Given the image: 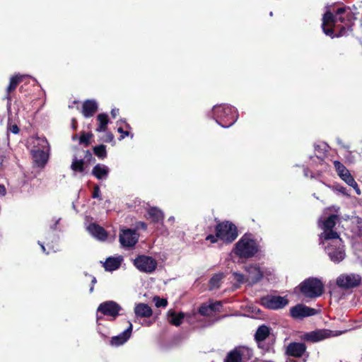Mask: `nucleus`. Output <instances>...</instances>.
Listing matches in <instances>:
<instances>
[{"label":"nucleus","mask_w":362,"mask_h":362,"mask_svg":"<svg viewBox=\"0 0 362 362\" xmlns=\"http://www.w3.org/2000/svg\"><path fill=\"white\" fill-rule=\"evenodd\" d=\"M335 16L330 11H327L322 18V28L325 35L334 37V30L331 28H326V25L335 26L337 21H340L344 24V26L341 28L339 34L337 37L341 36L345 34L346 27L350 28L351 27L353 21L355 19L353 12L349 7H340L338 8L335 12Z\"/></svg>","instance_id":"f257e3e1"},{"label":"nucleus","mask_w":362,"mask_h":362,"mask_svg":"<svg viewBox=\"0 0 362 362\" xmlns=\"http://www.w3.org/2000/svg\"><path fill=\"white\" fill-rule=\"evenodd\" d=\"M259 245L250 233L243 235L235 243L233 252L242 259H250L259 252Z\"/></svg>","instance_id":"f03ea898"},{"label":"nucleus","mask_w":362,"mask_h":362,"mask_svg":"<svg viewBox=\"0 0 362 362\" xmlns=\"http://www.w3.org/2000/svg\"><path fill=\"white\" fill-rule=\"evenodd\" d=\"M211 117L223 128L231 127L238 119L237 110L228 104L214 105L211 110Z\"/></svg>","instance_id":"7ed1b4c3"},{"label":"nucleus","mask_w":362,"mask_h":362,"mask_svg":"<svg viewBox=\"0 0 362 362\" xmlns=\"http://www.w3.org/2000/svg\"><path fill=\"white\" fill-rule=\"evenodd\" d=\"M320 244L322 245L325 252L332 262L339 263L345 258L344 245L340 237L335 236L330 240H321Z\"/></svg>","instance_id":"20e7f679"},{"label":"nucleus","mask_w":362,"mask_h":362,"mask_svg":"<svg viewBox=\"0 0 362 362\" xmlns=\"http://www.w3.org/2000/svg\"><path fill=\"white\" fill-rule=\"evenodd\" d=\"M33 148L31 150L35 163L39 167H44L49 158V146L44 137L33 139Z\"/></svg>","instance_id":"39448f33"},{"label":"nucleus","mask_w":362,"mask_h":362,"mask_svg":"<svg viewBox=\"0 0 362 362\" xmlns=\"http://www.w3.org/2000/svg\"><path fill=\"white\" fill-rule=\"evenodd\" d=\"M339 217L336 214L326 216L324 214L318 221L319 227L323 230L320 235V241L330 240L332 238L339 237V234L333 230Z\"/></svg>","instance_id":"423d86ee"},{"label":"nucleus","mask_w":362,"mask_h":362,"mask_svg":"<svg viewBox=\"0 0 362 362\" xmlns=\"http://www.w3.org/2000/svg\"><path fill=\"white\" fill-rule=\"evenodd\" d=\"M301 293L307 298H315L320 296L324 291V285L317 278H308L300 286Z\"/></svg>","instance_id":"0eeeda50"},{"label":"nucleus","mask_w":362,"mask_h":362,"mask_svg":"<svg viewBox=\"0 0 362 362\" xmlns=\"http://www.w3.org/2000/svg\"><path fill=\"white\" fill-rule=\"evenodd\" d=\"M216 232L218 239L226 243L233 242L238 236L236 226L229 221L218 223L216 226Z\"/></svg>","instance_id":"6e6552de"},{"label":"nucleus","mask_w":362,"mask_h":362,"mask_svg":"<svg viewBox=\"0 0 362 362\" xmlns=\"http://www.w3.org/2000/svg\"><path fill=\"white\" fill-rule=\"evenodd\" d=\"M361 276L355 273H344L336 279L337 286L344 290L356 288L360 285Z\"/></svg>","instance_id":"1a4fd4ad"},{"label":"nucleus","mask_w":362,"mask_h":362,"mask_svg":"<svg viewBox=\"0 0 362 362\" xmlns=\"http://www.w3.org/2000/svg\"><path fill=\"white\" fill-rule=\"evenodd\" d=\"M252 356V351L246 346H239L230 351L225 362H247Z\"/></svg>","instance_id":"9d476101"},{"label":"nucleus","mask_w":362,"mask_h":362,"mask_svg":"<svg viewBox=\"0 0 362 362\" xmlns=\"http://www.w3.org/2000/svg\"><path fill=\"white\" fill-rule=\"evenodd\" d=\"M260 303L264 308L271 310H279L288 304V300L286 296L267 295L261 298Z\"/></svg>","instance_id":"9b49d317"},{"label":"nucleus","mask_w":362,"mask_h":362,"mask_svg":"<svg viewBox=\"0 0 362 362\" xmlns=\"http://www.w3.org/2000/svg\"><path fill=\"white\" fill-rule=\"evenodd\" d=\"M342 332L337 331H332L329 329H316L310 332L305 333L303 339L305 341L310 342H318L324 339L340 335Z\"/></svg>","instance_id":"f8f14e48"},{"label":"nucleus","mask_w":362,"mask_h":362,"mask_svg":"<svg viewBox=\"0 0 362 362\" xmlns=\"http://www.w3.org/2000/svg\"><path fill=\"white\" fill-rule=\"evenodd\" d=\"M134 264L141 272L151 274L157 267V262L151 257L139 255L134 260Z\"/></svg>","instance_id":"ddd939ff"},{"label":"nucleus","mask_w":362,"mask_h":362,"mask_svg":"<svg viewBox=\"0 0 362 362\" xmlns=\"http://www.w3.org/2000/svg\"><path fill=\"white\" fill-rule=\"evenodd\" d=\"M121 310L122 308L118 303L112 300H107L100 303L97 311L104 315L110 316L112 317V319H115L119 315V313Z\"/></svg>","instance_id":"4468645a"},{"label":"nucleus","mask_w":362,"mask_h":362,"mask_svg":"<svg viewBox=\"0 0 362 362\" xmlns=\"http://www.w3.org/2000/svg\"><path fill=\"white\" fill-rule=\"evenodd\" d=\"M247 273V283L252 286L258 283L263 278V272L257 264H251L245 267Z\"/></svg>","instance_id":"2eb2a0df"},{"label":"nucleus","mask_w":362,"mask_h":362,"mask_svg":"<svg viewBox=\"0 0 362 362\" xmlns=\"http://www.w3.org/2000/svg\"><path fill=\"white\" fill-rule=\"evenodd\" d=\"M317 313L315 309L303 304H298L290 309V314L293 318L302 319L303 317L315 315Z\"/></svg>","instance_id":"dca6fc26"},{"label":"nucleus","mask_w":362,"mask_h":362,"mask_svg":"<svg viewBox=\"0 0 362 362\" xmlns=\"http://www.w3.org/2000/svg\"><path fill=\"white\" fill-rule=\"evenodd\" d=\"M137 241L138 235L132 229L124 230L119 235V242L123 247H133Z\"/></svg>","instance_id":"f3484780"},{"label":"nucleus","mask_w":362,"mask_h":362,"mask_svg":"<svg viewBox=\"0 0 362 362\" xmlns=\"http://www.w3.org/2000/svg\"><path fill=\"white\" fill-rule=\"evenodd\" d=\"M132 324L129 322V327L119 334L112 337L110 344L113 346H119L124 344L130 338L132 332Z\"/></svg>","instance_id":"a211bd4d"},{"label":"nucleus","mask_w":362,"mask_h":362,"mask_svg":"<svg viewBox=\"0 0 362 362\" xmlns=\"http://www.w3.org/2000/svg\"><path fill=\"white\" fill-rule=\"evenodd\" d=\"M334 166L339 177L347 185L354 179L349 170L341 162L334 161Z\"/></svg>","instance_id":"6ab92c4d"},{"label":"nucleus","mask_w":362,"mask_h":362,"mask_svg":"<svg viewBox=\"0 0 362 362\" xmlns=\"http://www.w3.org/2000/svg\"><path fill=\"white\" fill-rule=\"evenodd\" d=\"M306 350V346L303 343L293 342L288 345L286 348V354L294 356L301 357Z\"/></svg>","instance_id":"aec40b11"},{"label":"nucleus","mask_w":362,"mask_h":362,"mask_svg":"<svg viewBox=\"0 0 362 362\" xmlns=\"http://www.w3.org/2000/svg\"><path fill=\"white\" fill-rule=\"evenodd\" d=\"M89 233L98 240L104 241L107 239V234L105 230L95 223H91L87 227Z\"/></svg>","instance_id":"412c9836"},{"label":"nucleus","mask_w":362,"mask_h":362,"mask_svg":"<svg viewBox=\"0 0 362 362\" xmlns=\"http://www.w3.org/2000/svg\"><path fill=\"white\" fill-rule=\"evenodd\" d=\"M98 103L95 100H87L83 104L82 114L85 117H90L98 110Z\"/></svg>","instance_id":"4be33fe9"},{"label":"nucleus","mask_w":362,"mask_h":362,"mask_svg":"<svg viewBox=\"0 0 362 362\" xmlns=\"http://www.w3.org/2000/svg\"><path fill=\"white\" fill-rule=\"evenodd\" d=\"M110 173V168L104 164H97L92 170V174L98 180H106Z\"/></svg>","instance_id":"5701e85b"},{"label":"nucleus","mask_w":362,"mask_h":362,"mask_svg":"<svg viewBox=\"0 0 362 362\" xmlns=\"http://www.w3.org/2000/svg\"><path fill=\"white\" fill-rule=\"evenodd\" d=\"M134 313L136 317H149L152 315L151 308L146 303H138L134 308Z\"/></svg>","instance_id":"b1692460"},{"label":"nucleus","mask_w":362,"mask_h":362,"mask_svg":"<svg viewBox=\"0 0 362 362\" xmlns=\"http://www.w3.org/2000/svg\"><path fill=\"white\" fill-rule=\"evenodd\" d=\"M148 218L154 223L163 222L164 218L163 212L157 207H150L147 211Z\"/></svg>","instance_id":"393cba45"},{"label":"nucleus","mask_w":362,"mask_h":362,"mask_svg":"<svg viewBox=\"0 0 362 362\" xmlns=\"http://www.w3.org/2000/svg\"><path fill=\"white\" fill-rule=\"evenodd\" d=\"M270 330L269 328L266 325H262L258 327V329L256 331L255 337L259 345L260 343L264 341L269 335Z\"/></svg>","instance_id":"a878e982"},{"label":"nucleus","mask_w":362,"mask_h":362,"mask_svg":"<svg viewBox=\"0 0 362 362\" xmlns=\"http://www.w3.org/2000/svg\"><path fill=\"white\" fill-rule=\"evenodd\" d=\"M121 257H108L104 263V267L107 271H115L117 269L121 264Z\"/></svg>","instance_id":"bb28decb"},{"label":"nucleus","mask_w":362,"mask_h":362,"mask_svg":"<svg viewBox=\"0 0 362 362\" xmlns=\"http://www.w3.org/2000/svg\"><path fill=\"white\" fill-rule=\"evenodd\" d=\"M185 317L183 313L177 314L175 311L170 310L168 312V319L170 323L175 326H180L182 324Z\"/></svg>","instance_id":"cd10ccee"},{"label":"nucleus","mask_w":362,"mask_h":362,"mask_svg":"<svg viewBox=\"0 0 362 362\" xmlns=\"http://www.w3.org/2000/svg\"><path fill=\"white\" fill-rule=\"evenodd\" d=\"M97 121L98 125L96 131L98 132H104L106 131L109 122L108 116L107 114L101 113L97 116Z\"/></svg>","instance_id":"c85d7f7f"},{"label":"nucleus","mask_w":362,"mask_h":362,"mask_svg":"<svg viewBox=\"0 0 362 362\" xmlns=\"http://www.w3.org/2000/svg\"><path fill=\"white\" fill-rule=\"evenodd\" d=\"M84 164L83 159H78L74 157L71 165V169L74 172L83 173L85 170Z\"/></svg>","instance_id":"c756f323"},{"label":"nucleus","mask_w":362,"mask_h":362,"mask_svg":"<svg viewBox=\"0 0 362 362\" xmlns=\"http://www.w3.org/2000/svg\"><path fill=\"white\" fill-rule=\"evenodd\" d=\"M224 277L223 273L214 274L209 281L210 289L218 288L220 287L221 282Z\"/></svg>","instance_id":"7c9ffc66"},{"label":"nucleus","mask_w":362,"mask_h":362,"mask_svg":"<svg viewBox=\"0 0 362 362\" xmlns=\"http://www.w3.org/2000/svg\"><path fill=\"white\" fill-rule=\"evenodd\" d=\"M23 77H24V76L16 75L11 78L9 85L7 87L8 93L16 89L18 84L22 81Z\"/></svg>","instance_id":"2f4dec72"},{"label":"nucleus","mask_w":362,"mask_h":362,"mask_svg":"<svg viewBox=\"0 0 362 362\" xmlns=\"http://www.w3.org/2000/svg\"><path fill=\"white\" fill-rule=\"evenodd\" d=\"M211 309L210 304L204 303L200 306L199 313L203 316H210L213 315Z\"/></svg>","instance_id":"473e14b6"},{"label":"nucleus","mask_w":362,"mask_h":362,"mask_svg":"<svg viewBox=\"0 0 362 362\" xmlns=\"http://www.w3.org/2000/svg\"><path fill=\"white\" fill-rule=\"evenodd\" d=\"M94 153L100 158H104L106 157L107 153L105 146L104 145H99L95 146L93 149Z\"/></svg>","instance_id":"72a5a7b5"},{"label":"nucleus","mask_w":362,"mask_h":362,"mask_svg":"<svg viewBox=\"0 0 362 362\" xmlns=\"http://www.w3.org/2000/svg\"><path fill=\"white\" fill-rule=\"evenodd\" d=\"M117 132L121 134L120 137L119 138V140L121 141L124 139L126 136H130L131 139H133L134 134H131L129 131L128 130H124L123 127L122 126H119L117 128Z\"/></svg>","instance_id":"f704fd0d"},{"label":"nucleus","mask_w":362,"mask_h":362,"mask_svg":"<svg viewBox=\"0 0 362 362\" xmlns=\"http://www.w3.org/2000/svg\"><path fill=\"white\" fill-rule=\"evenodd\" d=\"M153 302L157 308L165 307L167 306L168 301L165 298H160L158 296H155L153 298Z\"/></svg>","instance_id":"c9c22d12"},{"label":"nucleus","mask_w":362,"mask_h":362,"mask_svg":"<svg viewBox=\"0 0 362 362\" xmlns=\"http://www.w3.org/2000/svg\"><path fill=\"white\" fill-rule=\"evenodd\" d=\"M233 275L234 276V279L238 284L247 283V277H245V276L243 274L238 272H233Z\"/></svg>","instance_id":"e433bc0d"},{"label":"nucleus","mask_w":362,"mask_h":362,"mask_svg":"<svg viewBox=\"0 0 362 362\" xmlns=\"http://www.w3.org/2000/svg\"><path fill=\"white\" fill-rule=\"evenodd\" d=\"M91 136L92 135L90 134L83 133L79 138L80 144H84L85 145L88 146L89 144V140Z\"/></svg>","instance_id":"4c0bfd02"},{"label":"nucleus","mask_w":362,"mask_h":362,"mask_svg":"<svg viewBox=\"0 0 362 362\" xmlns=\"http://www.w3.org/2000/svg\"><path fill=\"white\" fill-rule=\"evenodd\" d=\"M346 161L349 163H354L356 161V153L353 151H348L345 155Z\"/></svg>","instance_id":"58836bf2"},{"label":"nucleus","mask_w":362,"mask_h":362,"mask_svg":"<svg viewBox=\"0 0 362 362\" xmlns=\"http://www.w3.org/2000/svg\"><path fill=\"white\" fill-rule=\"evenodd\" d=\"M38 243H39V245H40V247H41V248H42V252H43L44 253H45V254H47H47H49V253L50 252V251L54 252H56L57 250H59V248H58V247L54 248V246H49V243H47V246L49 247V251H48V252H47V251H46V248H45V245H44L43 244H41L40 242H39Z\"/></svg>","instance_id":"ea45409f"},{"label":"nucleus","mask_w":362,"mask_h":362,"mask_svg":"<svg viewBox=\"0 0 362 362\" xmlns=\"http://www.w3.org/2000/svg\"><path fill=\"white\" fill-rule=\"evenodd\" d=\"M210 305L212 308L211 311H212L213 314L216 312H219L220 309L222 306L221 302H219V301H216L215 303H210Z\"/></svg>","instance_id":"a19ab883"},{"label":"nucleus","mask_w":362,"mask_h":362,"mask_svg":"<svg viewBox=\"0 0 362 362\" xmlns=\"http://www.w3.org/2000/svg\"><path fill=\"white\" fill-rule=\"evenodd\" d=\"M348 185H349L350 187H352L358 195H360L361 194V192L358 187V185L354 179L351 182H350L348 184Z\"/></svg>","instance_id":"79ce46f5"},{"label":"nucleus","mask_w":362,"mask_h":362,"mask_svg":"<svg viewBox=\"0 0 362 362\" xmlns=\"http://www.w3.org/2000/svg\"><path fill=\"white\" fill-rule=\"evenodd\" d=\"M348 185H349L350 187H352L358 195H360L361 194V192L358 187V185L354 179L351 182H350L348 184Z\"/></svg>","instance_id":"37998d69"},{"label":"nucleus","mask_w":362,"mask_h":362,"mask_svg":"<svg viewBox=\"0 0 362 362\" xmlns=\"http://www.w3.org/2000/svg\"><path fill=\"white\" fill-rule=\"evenodd\" d=\"M113 140H114V136L110 132L107 133L105 134V137L103 138V141L105 142H111V141H113Z\"/></svg>","instance_id":"c03bdc74"},{"label":"nucleus","mask_w":362,"mask_h":362,"mask_svg":"<svg viewBox=\"0 0 362 362\" xmlns=\"http://www.w3.org/2000/svg\"><path fill=\"white\" fill-rule=\"evenodd\" d=\"M337 191L344 194V196L349 197L350 194L348 193V191L344 187H338L337 188Z\"/></svg>","instance_id":"a18cd8bd"},{"label":"nucleus","mask_w":362,"mask_h":362,"mask_svg":"<svg viewBox=\"0 0 362 362\" xmlns=\"http://www.w3.org/2000/svg\"><path fill=\"white\" fill-rule=\"evenodd\" d=\"M100 194V188L98 185L95 186L93 193V198H99Z\"/></svg>","instance_id":"49530a36"},{"label":"nucleus","mask_w":362,"mask_h":362,"mask_svg":"<svg viewBox=\"0 0 362 362\" xmlns=\"http://www.w3.org/2000/svg\"><path fill=\"white\" fill-rule=\"evenodd\" d=\"M217 238H218L216 235H209L206 236V240H209L211 243H215L217 241Z\"/></svg>","instance_id":"de8ad7c7"},{"label":"nucleus","mask_w":362,"mask_h":362,"mask_svg":"<svg viewBox=\"0 0 362 362\" xmlns=\"http://www.w3.org/2000/svg\"><path fill=\"white\" fill-rule=\"evenodd\" d=\"M60 220H61V218H54L53 219V221H54L53 224H51V225H50V226H49V227H50V228H51L52 230H56V228H57V224L59 223V222L60 221Z\"/></svg>","instance_id":"09e8293b"},{"label":"nucleus","mask_w":362,"mask_h":362,"mask_svg":"<svg viewBox=\"0 0 362 362\" xmlns=\"http://www.w3.org/2000/svg\"><path fill=\"white\" fill-rule=\"evenodd\" d=\"M122 123H124V128L126 129V130H128V131H129V129H132V128H131V127H130V125H129V124L126 123V122H125V121H123L122 119H121V120H119V121H117V125H119V124H122Z\"/></svg>","instance_id":"8fccbe9b"},{"label":"nucleus","mask_w":362,"mask_h":362,"mask_svg":"<svg viewBox=\"0 0 362 362\" xmlns=\"http://www.w3.org/2000/svg\"><path fill=\"white\" fill-rule=\"evenodd\" d=\"M90 277L91 278V284H92V286L90 288V292L92 293L93 291V289H94L93 286L97 282V280H96V278L95 276H90Z\"/></svg>","instance_id":"3c124183"},{"label":"nucleus","mask_w":362,"mask_h":362,"mask_svg":"<svg viewBox=\"0 0 362 362\" xmlns=\"http://www.w3.org/2000/svg\"><path fill=\"white\" fill-rule=\"evenodd\" d=\"M11 131L13 133V134H17L19 132V129L17 125H13L11 127Z\"/></svg>","instance_id":"603ef678"},{"label":"nucleus","mask_w":362,"mask_h":362,"mask_svg":"<svg viewBox=\"0 0 362 362\" xmlns=\"http://www.w3.org/2000/svg\"><path fill=\"white\" fill-rule=\"evenodd\" d=\"M118 114H119V109H112V110L111 115L113 118H115Z\"/></svg>","instance_id":"864d4df0"},{"label":"nucleus","mask_w":362,"mask_h":362,"mask_svg":"<svg viewBox=\"0 0 362 362\" xmlns=\"http://www.w3.org/2000/svg\"><path fill=\"white\" fill-rule=\"evenodd\" d=\"M6 192L5 187L0 185V196H4L6 194Z\"/></svg>","instance_id":"5fc2aeb1"},{"label":"nucleus","mask_w":362,"mask_h":362,"mask_svg":"<svg viewBox=\"0 0 362 362\" xmlns=\"http://www.w3.org/2000/svg\"><path fill=\"white\" fill-rule=\"evenodd\" d=\"M140 226H141V228L143 229H146V228H147L146 224L144 222L140 223Z\"/></svg>","instance_id":"6e6d98bb"},{"label":"nucleus","mask_w":362,"mask_h":362,"mask_svg":"<svg viewBox=\"0 0 362 362\" xmlns=\"http://www.w3.org/2000/svg\"><path fill=\"white\" fill-rule=\"evenodd\" d=\"M168 221L169 222H171V223H174L175 221V217L174 216H170L168 219Z\"/></svg>","instance_id":"4d7b16f0"},{"label":"nucleus","mask_w":362,"mask_h":362,"mask_svg":"<svg viewBox=\"0 0 362 362\" xmlns=\"http://www.w3.org/2000/svg\"><path fill=\"white\" fill-rule=\"evenodd\" d=\"M308 173H309L308 170L305 168L304 169V175L305 177H308Z\"/></svg>","instance_id":"13d9d810"},{"label":"nucleus","mask_w":362,"mask_h":362,"mask_svg":"<svg viewBox=\"0 0 362 362\" xmlns=\"http://www.w3.org/2000/svg\"><path fill=\"white\" fill-rule=\"evenodd\" d=\"M322 153H320V155H317V158L322 159Z\"/></svg>","instance_id":"bf43d9fd"},{"label":"nucleus","mask_w":362,"mask_h":362,"mask_svg":"<svg viewBox=\"0 0 362 362\" xmlns=\"http://www.w3.org/2000/svg\"><path fill=\"white\" fill-rule=\"evenodd\" d=\"M10 107H10V103H8V105H7V108H8V110H9Z\"/></svg>","instance_id":"052dcab7"},{"label":"nucleus","mask_w":362,"mask_h":362,"mask_svg":"<svg viewBox=\"0 0 362 362\" xmlns=\"http://www.w3.org/2000/svg\"><path fill=\"white\" fill-rule=\"evenodd\" d=\"M359 156L362 159V151L361 153H359Z\"/></svg>","instance_id":"680f3d73"},{"label":"nucleus","mask_w":362,"mask_h":362,"mask_svg":"<svg viewBox=\"0 0 362 362\" xmlns=\"http://www.w3.org/2000/svg\"><path fill=\"white\" fill-rule=\"evenodd\" d=\"M100 319H101V317H99V316H98V317H97V320H98V321H99Z\"/></svg>","instance_id":"e2e57ef3"},{"label":"nucleus","mask_w":362,"mask_h":362,"mask_svg":"<svg viewBox=\"0 0 362 362\" xmlns=\"http://www.w3.org/2000/svg\"><path fill=\"white\" fill-rule=\"evenodd\" d=\"M320 148L319 146H315V151H317V148Z\"/></svg>","instance_id":"0e129e2a"},{"label":"nucleus","mask_w":362,"mask_h":362,"mask_svg":"<svg viewBox=\"0 0 362 362\" xmlns=\"http://www.w3.org/2000/svg\"><path fill=\"white\" fill-rule=\"evenodd\" d=\"M323 146H324V148H323L322 150H323V151H326V146H325V145H324Z\"/></svg>","instance_id":"69168bd1"},{"label":"nucleus","mask_w":362,"mask_h":362,"mask_svg":"<svg viewBox=\"0 0 362 362\" xmlns=\"http://www.w3.org/2000/svg\"><path fill=\"white\" fill-rule=\"evenodd\" d=\"M54 240H55V241H57V240H58V238H57V237H54Z\"/></svg>","instance_id":"338daca9"},{"label":"nucleus","mask_w":362,"mask_h":362,"mask_svg":"<svg viewBox=\"0 0 362 362\" xmlns=\"http://www.w3.org/2000/svg\"><path fill=\"white\" fill-rule=\"evenodd\" d=\"M7 99H8V100H11L9 96H7Z\"/></svg>","instance_id":"774afa93"}]
</instances>
